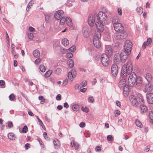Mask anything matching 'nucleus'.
I'll list each match as a JSON object with an SVG mask.
<instances>
[{
    "label": "nucleus",
    "instance_id": "1",
    "mask_svg": "<svg viewBox=\"0 0 153 153\" xmlns=\"http://www.w3.org/2000/svg\"><path fill=\"white\" fill-rule=\"evenodd\" d=\"M108 21L106 14L102 11H100L98 14H95L94 15H90L88 18V23L91 27L93 26L95 23L97 31L102 32L104 29V24H106Z\"/></svg>",
    "mask_w": 153,
    "mask_h": 153
},
{
    "label": "nucleus",
    "instance_id": "2",
    "mask_svg": "<svg viewBox=\"0 0 153 153\" xmlns=\"http://www.w3.org/2000/svg\"><path fill=\"white\" fill-rule=\"evenodd\" d=\"M129 100L132 105L134 106H137L139 104H143L144 102L143 97L141 94H138L136 96L131 95Z\"/></svg>",
    "mask_w": 153,
    "mask_h": 153
},
{
    "label": "nucleus",
    "instance_id": "3",
    "mask_svg": "<svg viewBox=\"0 0 153 153\" xmlns=\"http://www.w3.org/2000/svg\"><path fill=\"white\" fill-rule=\"evenodd\" d=\"M132 70V65L130 61H128L126 65H125L123 66L121 75L122 77H126L127 76V74L131 73Z\"/></svg>",
    "mask_w": 153,
    "mask_h": 153
},
{
    "label": "nucleus",
    "instance_id": "4",
    "mask_svg": "<svg viewBox=\"0 0 153 153\" xmlns=\"http://www.w3.org/2000/svg\"><path fill=\"white\" fill-rule=\"evenodd\" d=\"M101 37V34L100 32H96L93 39V41L94 45L97 48H99L101 47V44L99 39Z\"/></svg>",
    "mask_w": 153,
    "mask_h": 153
},
{
    "label": "nucleus",
    "instance_id": "5",
    "mask_svg": "<svg viewBox=\"0 0 153 153\" xmlns=\"http://www.w3.org/2000/svg\"><path fill=\"white\" fill-rule=\"evenodd\" d=\"M132 46V44L130 40H127L124 45V49L125 52L127 55H130Z\"/></svg>",
    "mask_w": 153,
    "mask_h": 153
},
{
    "label": "nucleus",
    "instance_id": "6",
    "mask_svg": "<svg viewBox=\"0 0 153 153\" xmlns=\"http://www.w3.org/2000/svg\"><path fill=\"white\" fill-rule=\"evenodd\" d=\"M137 78V76L134 72L131 73L130 75L128 81V85L131 87H133L134 85Z\"/></svg>",
    "mask_w": 153,
    "mask_h": 153
},
{
    "label": "nucleus",
    "instance_id": "7",
    "mask_svg": "<svg viewBox=\"0 0 153 153\" xmlns=\"http://www.w3.org/2000/svg\"><path fill=\"white\" fill-rule=\"evenodd\" d=\"M101 61L104 66H107L109 63V58L106 54H103L101 56Z\"/></svg>",
    "mask_w": 153,
    "mask_h": 153
},
{
    "label": "nucleus",
    "instance_id": "8",
    "mask_svg": "<svg viewBox=\"0 0 153 153\" xmlns=\"http://www.w3.org/2000/svg\"><path fill=\"white\" fill-rule=\"evenodd\" d=\"M113 26L115 30L119 33H121L124 30V27L120 23H115Z\"/></svg>",
    "mask_w": 153,
    "mask_h": 153
},
{
    "label": "nucleus",
    "instance_id": "9",
    "mask_svg": "<svg viewBox=\"0 0 153 153\" xmlns=\"http://www.w3.org/2000/svg\"><path fill=\"white\" fill-rule=\"evenodd\" d=\"M118 72V67L117 65L115 64H113L111 68V73L112 75L114 76H116Z\"/></svg>",
    "mask_w": 153,
    "mask_h": 153
},
{
    "label": "nucleus",
    "instance_id": "10",
    "mask_svg": "<svg viewBox=\"0 0 153 153\" xmlns=\"http://www.w3.org/2000/svg\"><path fill=\"white\" fill-rule=\"evenodd\" d=\"M76 75V70L73 69L71 72H69L68 74V79L72 81L73 79L75 78Z\"/></svg>",
    "mask_w": 153,
    "mask_h": 153
},
{
    "label": "nucleus",
    "instance_id": "11",
    "mask_svg": "<svg viewBox=\"0 0 153 153\" xmlns=\"http://www.w3.org/2000/svg\"><path fill=\"white\" fill-rule=\"evenodd\" d=\"M64 13V12L62 10H59L56 12L54 14V16L56 19L59 20L61 19L62 16Z\"/></svg>",
    "mask_w": 153,
    "mask_h": 153
},
{
    "label": "nucleus",
    "instance_id": "12",
    "mask_svg": "<svg viewBox=\"0 0 153 153\" xmlns=\"http://www.w3.org/2000/svg\"><path fill=\"white\" fill-rule=\"evenodd\" d=\"M119 86L120 88H123L128 87V86L126 84V80L124 79H121L119 82Z\"/></svg>",
    "mask_w": 153,
    "mask_h": 153
},
{
    "label": "nucleus",
    "instance_id": "13",
    "mask_svg": "<svg viewBox=\"0 0 153 153\" xmlns=\"http://www.w3.org/2000/svg\"><path fill=\"white\" fill-rule=\"evenodd\" d=\"M147 100L148 102L150 104L153 103V94L149 93L146 95Z\"/></svg>",
    "mask_w": 153,
    "mask_h": 153
},
{
    "label": "nucleus",
    "instance_id": "14",
    "mask_svg": "<svg viewBox=\"0 0 153 153\" xmlns=\"http://www.w3.org/2000/svg\"><path fill=\"white\" fill-rule=\"evenodd\" d=\"M129 55H127L125 52H121L120 54V59L122 62H125L127 59L128 56Z\"/></svg>",
    "mask_w": 153,
    "mask_h": 153
},
{
    "label": "nucleus",
    "instance_id": "15",
    "mask_svg": "<svg viewBox=\"0 0 153 153\" xmlns=\"http://www.w3.org/2000/svg\"><path fill=\"white\" fill-rule=\"evenodd\" d=\"M153 88L152 85L150 83H148L146 84L144 88V91L146 92L151 91Z\"/></svg>",
    "mask_w": 153,
    "mask_h": 153
},
{
    "label": "nucleus",
    "instance_id": "16",
    "mask_svg": "<svg viewBox=\"0 0 153 153\" xmlns=\"http://www.w3.org/2000/svg\"><path fill=\"white\" fill-rule=\"evenodd\" d=\"M53 142L55 149H59L60 147V143L59 140L57 139H55L53 140Z\"/></svg>",
    "mask_w": 153,
    "mask_h": 153
},
{
    "label": "nucleus",
    "instance_id": "17",
    "mask_svg": "<svg viewBox=\"0 0 153 153\" xmlns=\"http://www.w3.org/2000/svg\"><path fill=\"white\" fill-rule=\"evenodd\" d=\"M141 104L140 107V112L141 113H145L148 111L146 105Z\"/></svg>",
    "mask_w": 153,
    "mask_h": 153
},
{
    "label": "nucleus",
    "instance_id": "18",
    "mask_svg": "<svg viewBox=\"0 0 153 153\" xmlns=\"http://www.w3.org/2000/svg\"><path fill=\"white\" fill-rule=\"evenodd\" d=\"M120 34L118 35V37L120 39H124L127 37L126 32L123 31L121 33H119Z\"/></svg>",
    "mask_w": 153,
    "mask_h": 153
},
{
    "label": "nucleus",
    "instance_id": "19",
    "mask_svg": "<svg viewBox=\"0 0 153 153\" xmlns=\"http://www.w3.org/2000/svg\"><path fill=\"white\" fill-rule=\"evenodd\" d=\"M71 146L72 147H74L76 150H77L79 147L78 143L74 141H72L71 143Z\"/></svg>",
    "mask_w": 153,
    "mask_h": 153
},
{
    "label": "nucleus",
    "instance_id": "20",
    "mask_svg": "<svg viewBox=\"0 0 153 153\" xmlns=\"http://www.w3.org/2000/svg\"><path fill=\"white\" fill-rule=\"evenodd\" d=\"M105 52L106 53L109 55H111L112 54L113 51L111 48L110 46L107 47L105 49Z\"/></svg>",
    "mask_w": 153,
    "mask_h": 153
},
{
    "label": "nucleus",
    "instance_id": "21",
    "mask_svg": "<svg viewBox=\"0 0 153 153\" xmlns=\"http://www.w3.org/2000/svg\"><path fill=\"white\" fill-rule=\"evenodd\" d=\"M62 43L65 46H68L69 44L68 40L66 38H64L62 40Z\"/></svg>",
    "mask_w": 153,
    "mask_h": 153
},
{
    "label": "nucleus",
    "instance_id": "22",
    "mask_svg": "<svg viewBox=\"0 0 153 153\" xmlns=\"http://www.w3.org/2000/svg\"><path fill=\"white\" fill-rule=\"evenodd\" d=\"M8 137L11 140H15L16 138L14 134L13 133H9L8 134Z\"/></svg>",
    "mask_w": 153,
    "mask_h": 153
},
{
    "label": "nucleus",
    "instance_id": "23",
    "mask_svg": "<svg viewBox=\"0 0 153 153\" xmlns=\"http://www.w3.org/2000/svg\"><path fill=\"white\" fill-rule=\"evenodd\" d=\"M145 78L148 82H150L152 79V75L150 73H148L146 74Z\"/></svg>",
    "mask_w": 153,
    "mask_h": 153
},
{
    "label": "nucleus",
    "instance_id": "24",
    "mask_svg": "<svg viewBox=\"0 0 153 153\" xmlns=\"http://www.w3.org/2000/svg\"><path fill=\"white\" fill-rule=\"evenodd\" d=\"M83 36L85 38L88 37L89 35V32L88 29H86L83 31Z\"/></svg>",
    "mask_w": 153,
    "mask_h": 153
},
{
    "label": "nucleus",
    "instance_id": "25",
    "mask_svg": "<svg viewBox=\"0 0 153 153\" xmlns=\"http://www.w3.org/2000/svg\"><path fill=\"white\" fill-rule=\"evenodd\" d=\"M68 63L70 68H72L74 67V63L73 60L72 59H68Z\"/></svg>",
    "mask_w": 153,
    "mask_h": 153
},
{
    "label": "nucleus",
    "instance_id": "26",
    "mask_svg": "<svg viewBox=\"0 0 153 153\" xmlns=\"http://www.w3.org/2000/svg\"><path fill=\"white\" fill-rule=\"evenodd\" d=\"M66 22L67 24L70 27L72 26V22L71 19L70 18L67 17L66 18Z\"/></svg>",
    "mask_w": 153,
    "mask_h": 153
},
{
    "label": "nucleus",
    "instance_id": "27",
    "mask_svg": "<svg viewBox=\"0 0 153 153\" xmlns=\"http://www.w3.org/2000/svg\"><path fill=\"white\" fill-rule=\"evenodd\" d=\"M123 89V95L125 97H127L129 94L128 87L124 88Z\"/></svg>",
    "mask_w": 153,
    "mask_h": 153
},
{
    "label": "nucleus",
    "instance_id": "28",
    "mask_svg": "<svg viewBox=\"0 0 153 153\" xmlns=\"http://www.w3.org/2000/svg\"><path fill=\"white\" fill-rule=\"evenodd\" d=\"M33 54L34 57H37L40 55V53L39 51L38 50H34L33 52Z\"/></svg>",
    "mask_w": 153,
    "mask_h": 153
},
{
    "label": "nucleus",
    "instance_id": "29",
    "mask_svg": "<svg viewBox=\"0 0 153 153\" xmlns=\"http://www.w3.org/2000/svg\"><path fill=\"white\" fill-rule=\"evenodd\" d=\"M52 73V71L51 70H49L47 71L45 74L44 76L45 77H49Z\"/></svg>",
    "mask_w": 153,
    "mask_h": 153
},
{
    "label": "nucleus",
    "instance_id": "30",
    "mask_svg": "<svg viewBox=\"0 0 153 153\" xmlns=\"http://www.w3.org/2000/svg\"><path fill=\"white\" fill-rule=\"evenodd\" d=\"M136 10L137 13L140 15H141L143 12V8L141 7H137Z\"/></svg>",
    "mask_w": 153,
    "mask_h": 153
},
{
    "label": "nucleus",
    "instance_id": "31",
    "mask_svg": "<svg viewBox=\"0 0 153 153\" xmlns=\"http://www.w3.org/2000/svg\"><path fill=\"white\" fill-rule=\"evenodd\" d=\"M135 123L136 125L138 127L141 128L143 126V125L138 120H136Z\"/></svg>",
    "mask_w": 153,
    "mask_h": 153
},
{
    "label": "nucleus",
    "instance_id": "32",
    "mask_svg": "<svg viewBox=\"0 0 153 153\" xmlns=\"http://www.w3.org/2000/svg\"><path fill=\"white\" fill-rule=\"evenodd\" d=\"M6 40H7V46L8 48H9L10 46V39L7 32H6Z\"/></svg>",
    "mask_w": 153,
    "mask_h": 153
},
{
    "label": "nucleus",
    "instance_id": "33",
    "mask_svg": "<svg viewBox=\"0 0 153 153\" xmlns=\"http://www.w3.org/2000/svg\"><path fill=\"white\" fill-rule=\"evenodd\" d=\"M72 109L75 111H77L79 109V106L78 105H73L72 107Z\"/></svg>",
    "mask_w": 153,
    "mask_h": 153
},
{
    "label": "nucleus",
    "instance_id": "34",
    "mask_svg": "<svg viewBox=\"0 0 153 153\" xmlns=\"http://www.w3.org/2000/svg\"><path fill=\"white\" fill-rule=\"evenodd\" d=\"M119 19L118 17H114L113 19L112 22L113 24L114 25L115 23H117L119 22Z\"/></svg>",
    "mask_w": 153,
    "mask_h": 153
},
{
    "label": "nucleus",
    "instance_id": "35",
    "mask_svg": "<svg viewBox=\"0 0 153 153\" xmlns=\"http://www.w3.org/2000/svg\"><path fill=\"white\" fill-rule=\"evenodd\" d=\"M39 69L40 71L42 72H44L45 71V67L42 65H41L39 66Z\"/></svg>",
    "mask_w": 153,
    "mask_h": 153
},
{
    "label": "nucleus",
    "instance_id": "36",
    "mask_svg": "<svg viewBox=\"0 0 153 153\" xmlns=\"http://www.w3.org/2000/svg\"><path fill=\"white\" fill-rule=\"evenodd\" d=\"M149 117L150 118V121L153 123V112H150L149 113Z\"/></svg>",
    "mask_w": 153,
    "mask_h": 153
},
{
    "label": "nucleus",
    "instance_id": "37",
    "mask_svg": "<svg viewBox=\"0 0 153 153\" xmlns=\"http://www.w3.org/2000/svg\"><path fill=\"white\" fill-rule=\"evenodd\" d=\"M9 98L10 101H13L15 98V96L14 94H12L9 96Z\"/></svg>",
    "mask_w": 153,
    "mask_h": 153
},
{
    "label": "nucleus",
    "instance_id": "38",
    "mask_svg": "<svg viewBox=\"0 0 153 153\" xmlns=\"http://www.w3.org/2000/svg\"><path fill=\"white\" fill-rule=\"evenodd\" d=\"M39 99L40 100H41L40 102L42 104H43L44 103L45 100V99H44L43 97L42 96H39Z\"/></svg>",
    "mask_w": 153,
    "mask_h": 153
},
{
    "label": "nucleus",
    "instance_id": "39",
    "mask_svg": "<svg viewBox=\"0 0 153 153\" xmlns=\"http://www.w3.org/2000/svg\"><path fill=\"white\" fill-rule=\"evenodd\" d=\"M66 21V19L65 17H62L60 19V24L61 25H63Z\"/></svg>",
    "mask_w": 153,
    "mask_h": 153
},
{
    "label": "nucleus",
    "instance_id": "40",
    "mask_svg": "<svg viewBox=\"0 0 153 153\" xmlns=\"http://www.w3.org/2000/svg\"><path fill=\"white\" fill-rule=\"evenodd\" d=\"M61 69L60 68H58L56 70L55 72L56 74L59 75L61 73Z\"/></svg>",
    "mask_w": 153,
    "mask_h": 153
},
{
    "label": "nucleus",
    "instance_id": "41",
    "mask_svg": "<svg viewBox=\"0 0 153 153\" xmlns=\"http://www.w3.org/2000/svg\"><path fill=\"white\" fill-rule=\"evenodd\" d=\"M81 109L83 111L86 113L88 112L89 111V109L88 108L86 107H84L83 106H82L81 108Z\"/></svg>",
    "mask_w": 153,
    "mask_h": 153
},
{
    "label": "nucleus",
    "instance_id": "42",
    "mask_svg": "<svg viewBox=\"0 0 153 153\" xmlns=\"http://www.w3.org/2000/svg\"><path fill=\"white\" fill-rule=\"evenodd\" d=\"M137 83H141L142 82V79L140 77H138L137 78V80H136Z\"/></svg>",
    "mask_w": 153,
    "mask_h": 153
},
{
    "label": "nucleus",
    "instance_id": "43",
    "mask_svg": "<svg viewBox=\"0 0 153 153\" xmlns=\"http://www.w3.org/2000/svg\"><path fill=\"white\" fill-rule=\"evenodd\" d=\"M28 130V128L27 126H25L22 129V132L23 133H26Z\"/></svg>",
    "mask_w": 153,
    "mask_h": 153
},
{
    "label": "nucleus",
    "instance_id": "44",
    "mask_svg": "<svg viewBox=\"0 0 153 153\" xmlns=\"http://www.w3.org/2000/svg\"><path fill=\"white\" fill-rule=\"evenodd\" d=\"M28 38L31 40H32L33 38V34L31 33H29L27 35Z\"/></svg>",
    "mask_w": 153,
    "mask_h": 153
},
{
    "label": "nucleus",
    "instance_id": "45",
    "mask_svg": "<svg viewBox=\"0 0 153 153\" xmlns=\"http://www.w3.org/2000/svg\"><path fill=\"white\" fill-rule=\"evenodd\" d=\"M45 21L47 22H49L50 20V16L48 15H46L45 16Z\"/></svg>",
    "mask_w": 153,
    "mask_h": 153
},
{
    "label": "nucleus",
    "instance_id": "46",
    "mask_svg": "<svg viewBox=\"0 0 153 153\" xmlns=\"http://www.w3.org/2000/svg\"><path fill=\"white\" fill-rule=\"evenodd\" d=\"M37 140L39 142V144L41 146V147L42 148H44L45 147L44 145L42 142V141L41 139L40 138H39L37 139Z\"/></svg>",
    "mask_w": 153,
    "mask_h": 153
},
{
    "label": "nucleus",
    "instance_id": "47",
    "mask_svg": "<svg viewBox=\"0 0 153 153\" xmlns=\"http://www.w3.org/2000/svg\"><path fill=\"white\" fill-rule=\"evenodd\" d=\"M73 54L71 53H68L66 55V57L68 58L72 57Z\"/></svg>",
    "mask_w": 153,
    "mask_h": 153
},
{
    "label": "nucleus",
    "instance_id": "48",
    "mask_svg": "<svg viewBox=\"0 0 153 153\" xmlns=\"http://www.w3.org/2000/svg\"><path fill=\"white\" fill-rule=\"evenodd\" d=\"M39 123L40 126H42V128L44 129L45 130L46 128L45 127V126L44 125L43 123L42 122V121L41 120V121H40V122H39Z\"/></svg>",
    "mask_w": 153,
    "mask_h": 153
},
{
    "label": "nucleus",
    "instance_id": "49",
    "mask_svg": "<svg viewBox=\"0 0 153 153\" xmlns=\"http://www.w3.org/2000/svg\"><path fill=\"white\" fill-rule=\"evenodd\" d=\"M70 51L71 52H74L75 51L76 48L74 46H73L69 49Z\"/></svg>",
    "mask_w": 153,
    "mask_h": 153
},
{
    "label": "nucleus",
    "instance_id": "50",
    "mask_svg": "<svg viewBox=\"0 0 153 153\" xmlns=\"http://www.w3.org/2000/svg\"><path fill=\"white\" fill-rule=\"evenodd\" d=\"M87 84V82L86 81H83L80 84V85L82 87H85L86 86Z\"/></svg>",
    "mask_w": 153,
    "mask_h": 153
},
{
    "label": "nucleus",
    "instance_id": "51",
    "mask_svg": "<svg viewBox=\"0 0 153 153\" xmlns=\"http://www.w3.org/2000/svg\"><path fill=\"white\" fill-rule=\"evenodd\" d=\"M79 126L80 127L83 128L85 126V124L84 122H82L80 123Z\"/></svg>",
    "mask_w": 153,
    "mask_h": 153
},
{
    "label": "nucleus",
    "instance_id": "52",
    "mask_svg": "<svg viewBox=\"0 0 153 153\" xmlns=\"http://www.w3.org/2000/svg\"><path fill=\"white\" fill-rule=\"evenodd\" d=\"M41 61V59L39 58L37 59L35 61V63L36 64H38Z\"/></svg>",
    "mask_w": 153,
    "mask_h": 153
},
{
    "label": "nucleus",
    "instance_id": "53",
    "mask_svg": "<svg viewBox=\"0 0 153 153\" xmlns=\"http://www.w3.org/2000/svg\"><path fill=\"white\" fill-rule=\"evenodd\" d=\"M68 83V80L67 79H65L63 81L62 83V85L63 86H65L66 85H67Z\"/></svg>",
    "mask_w": 153,
    "mask_h": 153
},
{
    "label": "nucleus",
    "instance_id": "54",
    "mask_svg": "<svg viewBox=\"0 0 153 153\" xmlns=\"http://www.w3.org/2000/svg\"><path fill=\"white\" fill-rule=\"evenodd\" d=\"M113 139L112 136L111 135H109L107 136V140L108 141H111Z\"/></svg>",
    "mask_w": 153,
    "mask_h": 153
},
{
    "label": "nucleus",
    "instance_id": "55",
    "mask_svg": "<svg viewBox=\"0 0 153 153\" xmlns=\"http://www.w3.org/2000/svg\"><path fill=\"white\" fill-rule=\"evenodd\" d=\"M152 39L151 38H148L146 41V43L148 45H150L152 42Z\"/></svg>",
    "mask_w": 153,
    "mask_h": 153
},
{
    "label": "nucleus",
    "instance_id": "56",
    "mask_svg": "<svg viewBox=\"0 0 153 153\" xmlns=\"http://www.w3.org/2000/svg\"><path fill=\"white\" fill-rule=\"evenodd\" d=\"M117 57V55H115L114 56V60L115 62H117L119 60V58Z\"/></svg>",
    "mask_w": 153,
    "mask_h": 153
},
{
    "label": "nucleus",
    "instance_id": "57",
    "mask_svg": "<svg viewBox=\"0 0 153 153\" xmlns=\"http://www.w3.org/2000/svg\"><path fill=\"white\" fill-rule=\"evenodd\" d=\"M95 150L97 152H100L101 150V147L100 146H97L95 148Z\"/></svg>",
    "mask_w": 153,
    "mask_h": 153
},
{
    "label": "nucleus",
    "instance_id": "58",
    "mask_svg": "<svg viewBox=\"0 0 153 153\" xmlns=\"http://www.w3.org/2000/svg\"><path fill=\"white\" fill-rule=\"evenodd\" d=\"M88 100L89 102H93L94 101V99L93 97H91L88 98Z\"/></svg>",
    "mask_w": 153,
    "mask_h": 153
},
{
    "label": "nucleus",
    "instance_id": "59",
    "mask_svg": "<svg viewBox=\"0 0 153 153\" xmlns=\"http://www.w3.org/2000/svg\"><path fill=\"white\" fill-rule=\"evenodd\" d=\"M5 84V82L3 80H0V85L1 86H4Z\"/></svg>",
    "mask_w": 153,
    "mask_h": 153
},
{
    "label": "nucleus",
    "instance_id": "60",
    "mask_svg": "<svg viewBox=\"0 0 153 153\" xmlns=\"http://www.w3.org/2000/svg\"><path fill=\"white\" fill-rule=\"evenodd\" d=\"M114 113L115 114V116H116V115H117L116 116L119 115L120 114V111L118 110H116L114 112Z\"/></svg>",
    "mask_w": 153,
    "mask_h": 153
},
{
    "label": "nucleus",
    "instance_id": "61",
    "mask_svg": "<svg viewBox=\"0 0 153 153\" xmlns=\"http://www.w3.org/2000/svg\"><path fill=\"white\" fill-rule=\"evenodd\" d=\"M117 12H118V13L120 15V16L122 15V10L121 9L119 8H118L117 9Z\"/></svg>",
    "mask_w": 153,
    "mask_h": 153
},
{
    "label": "nucleus",
    "instance_id": "62",
    "mask_svg": "<svg viewBox=\"0 0 153 153\" xmlns=\"http://www.w3.org/2000/svg\"><path fill=\"white\" fill-rule=\"evenodd\" d=\"M8 126L9 128H12L13 127V125L12 122H8Z\"/></svg>",
    "mask_w": 153,
    "mask_h": 153
},
{
    "label": "nucleus",
    "instance_id": "63",
    "mask_svg": "<svg viewBox=\"0 0 153 153\" xmlns=\"http://www.w3.org/2000/svg\"><path fill=\"white\" fill-rule=\"evenodd\" d=\"M61 95L60 94H58L57 95L56 97V99L57 100H61Z\"/></svg>",
    "mask_w": 153,
    "mask_h": 153
},
{
    "label": "nucleus",
    "instance_id": "64",
    "mask_svg": "<svg viewBox=\"0 0 153 153\" xmlns=\"http://www.w3.org/2000/svg\"><path fill=\"white\" fill-rule=\"evenodd\" d=\"M25 147L26 149H27L28 148L30 147V145L29 144L27 143L25 144Z\"/></svg>",
    "mask_w": 153,
    "mask_h": 153
}]
</instances>
